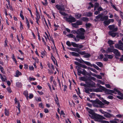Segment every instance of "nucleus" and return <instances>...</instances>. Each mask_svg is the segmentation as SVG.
Instances as JSON below:
<instances>
[{
  "mask_svg": "<svg viewBox=\"0 0 123 123\" xmlns=\"http://www.w3.org/2000/svg\"><path fill=\"white\" fill-rule=\"evenodd\" d=\"M96 64L100 67H101L103 66L102 64L100 62H96Z\"/></svg>",
  "mask_w": 123,
  "mask_h": 123,
  "instance_id": "obj_34",
  "label": "nucleus"
},
{
  "mask_svg": "<svg viewBox=\"0 0 123 123\" xmlns=\"http://www.w3.org/2000/svg\"><path fill=\"white\" fill-rule=\"evenodd\" d=\"M92 118L95 121L99 122H101L103 119H105V118L103 116L96 114L93 116H92Z\"/></svg>",
  "mask_w": 123,
  "mask_h": 123,
  "instance_id": "obj_3",
  "label": "nucleus"
},
{
  "mask_svg": "<svg viewBox=\"0 0 123 123\" xmlns=\"http://www.w3.org/2000/svg\"><path fill=\"white\" fill-rule=\"evenodd\" d=\"M98 82L102 85H104L105 83L104 82L102 81H101L100 80H98Z\"/></svg>",
  "mask_w": 123,
  "mask_h": 123,
  "instance_id": "obj_50",
  "label": "nucleus"
},
{
  "mask_svg": "<svg viewBox=\"0 0 123 123\" xmlns=\"http://www.w3.org/2000/svg\"><path fill=\"white\" fill-rule=\"evenodd\" d=\"M116 91L117 93H118V94L119 95L121 96H123V94L120 92L119 91L117 90H116Z\"/></svg>",
  "mask_w": 123,
  "mask_h": 123,
  "instance_id": "obj_47",
  "label": "nucleus"
},
{
  "mask_svg": "<svg viewBox=\"0 0 123 123\" xmlns=\"http://www.w3.org/2000/svg\"><path fill=\"white\" fill-rule=\"evenodd\" d=\"M115 47L116 48L123 51V43L121 40L118 41V44H116Z\"/></svg>",
  "mask_w": 123,
  "mask_h": 123,
  "instance_id": "obj_4",
  "label": "nucleus"
},
{
  "mask_svg": "<svg viewBox=\"0 0 123 123\" xmlns=\"http://www.w3.org/2000/svg\"><path fill=\"white\" fill-rule=\"evenodd\" d=\"M16 85L18 87H21L22 86V85L21 83L19 82H17L16 83Z\"/></svg>",
  "mask_w": 123,
  "mask_h": 123,
  "instance_id": "obj_33",
  "label": "nucleus"
},
{
  "mask_svg": "<svg viewBox=\"0 0 123 123\" xmlns=\"http://www.w3.org/2000/svg\"><path fill=\"white\" fill-rule=\"evenodd\" d=\"M99 4L98 3H95L94 4V6H95V7H99Z\"/></svg>",
  "mask_w": 123,
  "mask_h": 123,
  "instance_id": "obj_64",
  "label": "nucleus"
},
{
  "mask_svg": "<svg viewBox=\"0 0 123 123\" xmlns=\"http://www.w3.org/2000/svg\"><path fill=\"white\" fill-rule=\"evenodd\" d=\"M85 83L87 85V87H93L95 86V83L91 80H89L88 81L87 80Z\"/></svg>",
  "mask_w": 123,
  "mask_h": 123,
  "instance_id": "obj_5",
  "label": "nucleus"
},
{
  "mask_svg": "<svg viewBox=\"0 0 123 123\" xmlns=\"http://www.w3.org/2000/svg\"><path fill=\"white\" fill-rule=\"evenodd\" d=\"M69 37L72 38L74 39V40L76 42H78L79 40V39L78 38H77L76 37L74 36L73 34H70L67 36Z\"/></svg>",
  "mask_w": 123,
  "mask_h": 123,
  "instance_id": "obj_12",
  "label": "nucleus"
},
{
  "mask_svg": "<svg viewBox=\"0 0 123 123\" xmlns=\"http://www.w3.org/2000/svg\"><path fill=\"white\" fill-rule=\"evenodd\" d=\"M79 53L80 55H85V52L84 51H80V52H78Z\"/></svg>",
  "mask_w": 123,
  "mask_h": 123,
  "instance_id": "obj_55",
  "label": "nucleus"
},
{
  "mask_svg": "<svg viewBox=\"0 0 123 123\" xmlns=\"http://www.w3.org/2000/svg\"><path fill=\"white\" fill-rule=\"evenodd\" d=\"M4 113L5 115L6 116H8L9 114V112L8 110L6 108L5 109Z\"/></svg>",
  "mask_w": 123,
  "mask_h": 123,
  "instance_id": "obj_26",
  "label": "nucleus"
},
{
  "mask_svg": "<svg viewBox=\"0 0 123 123\" xmlns=\"http://www.w3.org/2000/svg\"><path fill=\"white\" fill-rule=\"evenodd\" d=\"M66 44L68 46H71V44L70 43L69 41H68L66 42Z\"/></svg>",
  "mask_w": 123,
  "mask_h": 123,
  "instance_id": "obj_61",
  "label": "nucleus"
},
{
  "mask_svg": "<svg viewBox=\"0 0 123 123\" xmlns=\"http://www.w3.org/2000/svg\"><path fill=\"white\" fill-rule=\"evenodd\" d=\"M62 11H60L59 12L63 16H66L67 14L64 12Z\"/></svg>",
  "mask_w": 123,
  "mask_h": 123,
  "instance_id": "obj_35",
  "label": "nucleus"
},
{
  "mask_svg": "<svg viewBox=\"0 0 123 123\" xmlns=\"http://www.w3.org/2000/svg\"><path fill=\"white\" fill-rule=\"evenodd\" d=\"M102 18L103 19V21L104 20H107L108 19V16H105L104 17H103V16H102Z\"/></svg>",
  "mask_w": 123,
  "mask_h": 123,
  "instance_id": "obj_42",
  "label": "nucleus"
},
{
  "mask_svg": "<svg viewBox=\"0 0 123 123\" xmlns=\"http://www.w3.org/2000/svg\"><path fill=\"white\" fill-rule=\"evenodd\" d=\"M0 78L3 81H5L6 80V77L5 76H2L0 74Z\"/></svg>",
  "mask_w": 123,
  "mask_h": 123,
  "instance_id": "obj_21",
  "label": "nucleus"
},
{
  "mask_svg": "<svg viewBox=\"0 0 123 123\" xmlns=\"http://www.w3.org/2000/svg\"><path fill=\"white\" fill-rule=\"evenodd\" d=\"M84 62L85 64L88 66H92V64L88 62L84 61Z\"/></svg>",
  "mask_w": 123,
  "mask_h": 123,
  "instance_id": "obj_36",
  "label": "nucleus"
},
{
  "mask_svg": "<svg viewBox=\"0 0 123 123\" xmlns=\"http://www.w3.org/2000/svg\"><path fill=\"white\" fill-rule=\"evenodd\" d=\"M56 99H55V101L56 102V103L57 104V105H59L58 103L59 100L58 98V97L57 96H56Z\"/></svg>",
  "mask_w": 123,
  "mask_h": 123,
  "instance_id": "obj_46",
  "label": "nucleus"
},
{
  "mask_svg": "<svg viewBox=\"0 0 123 123\" xmlns=\"http://www.w3.org/2000/svg\"><path fill=\"white\" fill-rule=\"evenodd\" d=\"M96 77H97V78L99 79H102V77L101 76L99 75H96Z\"/></svg>",
  "mask_w": 123,
  "mask_h": 123,
  "instance_id": "obj_60",
  "label": "nucleus"
},
{
  "mask_svg": "<svg viewBox=\"0 0 123 123\" xmlns=\"http://www.w3.org/2000/svg\"><path fill=\"white\" fill-rule=\"evenodd\" d=\"M71 45L74 47H78V44H77L73 42H72L71 43Z\"/></svg>",
  "mask_w": 123,
  "mask_h": 123,
  "instance_id": "obj_31",
  "label": "nucleus"
},
{
  "mask_svg": "<svg viewBox=\"0 0 123 123\" xmlns=\"http://www.w3.org/2000/svg\"><path fill=\"white\" fill-rule=\"evenodd\" d=\"M36 19H39L40 18V16L39 13H36Z\"/></svg>",
  "mask_w": 123,
  "mask_h": 123,
  "instance_id": "obj_41",
  "label": "nucleus"
},
{
  "mask_svg": "<svg viewBox=\"0 0 123 123\" xmlns=\"http://www.w3.org/2000/svg\"><path fill=\"white\" fill-rule=\"evenodd\" d=\"M117 33L113 32L111 31H110L109 32V34L113 37H115L117 34Z\"/></svg>",
  "mask_w": 123,
  "mask_h": 123,
  "instance_id": "obj_15",
  "label": "nucleus"
},
{
  "mask_svg": "<svg viewBox=\"0 0 123 123\" xmlns=\"http://www.w3.org/2000/svg\"><path fill=\"white\" fill-rule=\"evenodd\" d=\"M90 56V55L89 54L87 53L84 56L85 57V58H88Z\"/></svg>",
  "mask_w": 123,
  "mask_h": 123,
  "instance_id": "obj_54",
  "label": "nucleus"
},
{
  "mask_svg": "<svg viewBox=\"0 0 123 123\" xmlns=\"http://www.w3.org/2000/svg\"><path fill=\"white\" fill-rule=\"evenodd\" d=\"M87 73V72L85 69H83V71H82V74L85 75V74H86Z\"/></svg>",
  "mask_w": 123,
  "mask_h": 123,
  "instance_id": "obj_49",
  "label": "nucleus"
},
{
  "mask_svg": "<svg viewBox=\"0 0 123 123\" xmlns=\"http://www.w3.org/2000/svg\"><path fill=\"white\" fill-rule=\"evenodd\" d=\"M68 21L70 22H74L76 21L75 18L73 17H71L68 18Z\"/></svg>",
  "mask_w": 123,
  "mask_h": 123,
  "instance_id": "obj_16",
  "label": "nucleus"
},
{
  "mask_svg": "<svg viewBox=\"0 0 123 123\" xmlns=\"http://www.w3.org/2000/svg\"><path fill=\"white\" fill-rule=\"evenodd\" d=\"M55 7L58 10L60 11H64L65 10V7H66V6L63 5H57L55 6Z\"/></svg>",
  "mask_w": 123,
  "mask_h": 123,
  "instance_id": "obj_6",
  "label": "nucleus"
},
{
  "mask_svg": "<svg viewBox=\"0 0 123 123\" xmlns=\"http://www.w3.org/2000/svg\"><path fill=\"white\" fill-rule=\"evenodd\" d=\"M104 116L110 118L111 117V115L108 113H106L104 115Z\"/></svg>",
  "mask_w": 123,
  "mask_h": 123,
  "instance_id": "obj_27",
  "label": "nucleus"
},
{
  "mask_svg": "<svg viewBox=\"0 0 123 123\" xmlns=\"http://www.w3.org/2000/svg\"><path fill=\"white\" fill-rule=\"evenodd\" d=\"M12 58L13 59V60L14 61L15 63H16L17 62V61L16 60L15 58L14 55V54H12Z\"/></svg>",
  "mask_w": 123,
  "mask_h": 123,
  "instance_id": "obj_43",
  "label": "nucleus"
},
{
  "mask_svg": "<svg viewBox=\"0 0 123 123\" xmlns=\"http://www.w3.org/2000/svg\"><path fill=\"white\" fill-rule=\"evenodd\" d=\"M80 80H81L85 81V82L86 81V79L84 77H81L80 78Z\"/></svg>",
  "mask_w": 123,
  "mask_h": 123,
  "instance_id": "obj_32",
  "label": "nucleus"
},
{
  "mask_svg": "<svg viewBox=\"0 0 123 123\" xmlns=\"http://www.w3.org/2000/svg\"><path fill=\"white\" fill-rule=\"evenodd\" d=\"M24 94L26 97L27 99H28V92L27 91H25L24 92Z\"/></svg>",
  "mask_w": 123,
  "mask_h": 123,
  "instance_id": "obj_28",
  "label": "nucleus"
},
{
  "mask_svg": "<svg viewBox=\"0 0 123 123\" xmlns=\"http://www.w3.org/2000/svg\"><path fill=\"white\" fill-rule=\"evenodd\" d=\"M85 32V30L82 28H81L80 29L77 31V34H78L76 36L77 38L83 39L85 38L84 35Z\"/></svg>",
  "mask_w": 123,
  "mask_h": 123,
  "instance_id": "obj_1",
  "label": "nucleus"
},
{
  "mask_svg": "<svg viewBox=\"0 0 123 123\" xmlns=\"http://www.w3.org/2000/svg\"><path fill=\"white\" fill-rule=\"evenodd\" d=\"M103 15V14L101 13L96 16L95 17V19L94 20V21L95 22H97L98 20L99 19H100V20L101 21H103V19L102 18Z\"/></svg>",
  "mask_w": 123,
  "mask_h": 123,
  "instance_id": "obj_7",
  "label": "nucleus"
},
{
  "mask_svg": "<svg viewBox=\"0 0 123 123\" xmlns=\"http://www.w3.org/2000/svg\"><path fill=\"white\" fill-rule=\"evenodd\" d=\"M61 115H62L63 117H65V114L63 111H62L61 112Z\"/></svg>",
  "mask_w": 123,
  "mask_h": 123,
  "instance_id": "obj_59",
  "label": "nucleus"
},
{
  "mask_svg": "<svg viewBox=\"0 0 123 123\" xmlns=\"http://www.w3.org/2000/svg\"><path fill=\"white\" fill-rule=\"evenodd\" d=\"M79 67H76V68L77 70L78 74L79 76L80 75V74H82V71L79 69Z\"/></svg>",
  "mask_w": 123,
  "mask_h": 123,
  "instance_id": "obj_17",
  "label": "nucleus"
},
{
  "mask_svg": "<svg viewBox=\"0 0 123 123\" xmlns=\"http://www.w3.org/2000/svg\"><path fill=\"white\" fill-rule=\"evenodd\" d=\"M76 23L78 26V25H81L82 24V22L79 21H77Z\"/></svg>",
  "mask_w": 123,
  "mask_h": 123,
  "instance_id": "obj_38",
  "label": "nucleus"
},
{
  "mask_svg": "<svg viewBox=\"0 0 123 123\" xmlns=\"http://www.w3.org/2000/svg\"><path fill=\"white\" fill-rule=\"evenodd\" d=\"M22 13L23 12H22V11H21V12L20 13V16L22 18V19L23 20H24V17L23 16V15L22 14Z\"/></svg>",
  "mask_w": 123,
  "mask_h": 123,
  "instance_id": "obj_56",
  "label": "nucleus"
},
{
  "mask_svg": "<svg viewBox=\"0 0 123 123\" xmlns=\"http://www.w3.org/2000/svg\"><path fill=\"white\" fill-rule=\"evenodd\" d=\"M87 87H85L84 89L85 92L88 94H90V92H94L95 91V89H94L89 88H87Z\"/></svg>",
  "mask_w": 123,
  "mask_h": 123,
  "instance_id": "obj_10",
  "label": "nucleus"
},
{
  "mask_svg": "<svg viewBox=\"0 0 123 123\" xmlns=\"http://www.w3.org/2000/svg\"><path fill=\"white\" fill-rule=\"evenodd\" d=\"M90 102L92 103L94 106L96 107H102L104 105V104L101 101L98 100L95 101L91 100Z\"/></svg>",
  "mask_w": 123,
  "mask_h": 123,
  "instance_id": "obj_2",
  "label": "nucleus"
},
{
  "mask_svg": "<svg viewBox=\"0 0 123 123\" xmlns=\"http://www.w3.org/2000/svg\"><path fill=\"white\" fill-rule=\"evenodd\" d=\"M21 72L17 70L16 71V75H15V76L16 77H18L19 75H21Z\"/></svg>",
  "mask_w": 123,
  "mask_h": 123,
  "instance_id": "obj_24",
  "label": "nucleus"
},
{
  "mask_svg": "<svg viewBox=\"0 0 123 123\" xmlns=\"http://www.w3.org/2000/svg\"><path fill=\"white\" fill-rule=\"evenodd\" d=\"M108 43L109 44V45H111L114 44L113 41L111 40H109L108 41Z\"/></svg>",
  "mask_w": 123,
  "mask_h": 123,
  "instance_id": "obj_29",
  "label": "nucleus"
},
{
  "mask_svg": "<svg viewBox=\"0 0 123 123\" xmlns=\"http://www.w3.org/2000/svg\"><path fill=\"white\" fill-rule=\"evenodd\" d=\"M105 92L106 94H111L112 93H114L113 90L107 89H106Z\"/></svg>",
  "mask_w": 123,
  "mask_h": 123,
  "instance_id": "obj_13",
  "label": "nucleus"
},
{
  "mask_svg": "<svg viewBox=\"0 0 123 123\" xmlns=\"http://www.w3.org/2000/svg\"><path fill=\"white\" fill-rule=\"evenodd\" d=\"M80 85L81 86H84L85 87H87V85L86 84L81 83L80 84Z\"/></svg>",
  "mask_w": 123,
  "mask_h": 123,
  "instance_id": "obj_63",
  "label": "nucleus"
},
{
  "mask_svg": "<svg viewBox=\"0 0 123 123\" xmlns=\"http://www.w3.org/2000/svg\"><path fill=\"white\" fill-rule=\"evenodd\" d=\"M54 26L55 28H59V26L57 23H54Z\"/></svg>",
  "mask_w": 123,
  "mask_h": 123,
  "instance_id": "obj_45",
  "label": "nucleus"
},
{
  "mask_svg": "<svg viewBox=\"0 0 123 123\" xmlns=\"http://www.w3.org/2000/svg\"><path fill=\"white\" fill-rule=\"evenodd\" d=\"M72 26L74 27L77 28L78 27V26L77 25L76 23H73L72 24Z\"/></svg>",
  "mask_w": 123,
  "mask_h": 123,
  "instance_id": "obj_40",
  "label": "nucleus"
},
{
  "mask_svg": "<svg viewBox=\"0 0 123 123\" xmlns=\"http://www.w3.org/2000/svg\"><path fill=\"white\" fill-rule=\"evenodd\" d=\"M119 13L121 16V17L122 19L123 20V12H121V11L119 12Z\"/></svg>",
  "mask_w": 123,
  "mask_h": 123,
  "instance_id": "obj_57",
  "label": "nucleus"
},
{
  "mask_svg": "<svg viewBox=\"0 0 123 123\" xmlns=\"http://www.w3.org/2000/svg\"><path fill=\"white\" fill-rule=\"evenodd\" d=\"M97 10L99 11V12H100V11H103V9L100 6L98 8Z\"/></svg>",
  "mask_w": 123,
  "mask_h": 123,
  "instance_id": "obj_53",
  "label": "nucleus"
},
{
  "mask_svg": "<svg viewBox=\"0 0 123 123\" xmlns=\"http://www.w3.org/2000/svg\"><path fill=\"white\" fill-rule=\"evenodd\" d=\"M110 47L108 48L107 49L106 51V53H108L109 52H113L114 49V48L113 46L109 45Z\"/></svg>",
  "mask_w": 123,
  "mask_h": 123,
  "instance_id": "obj_9",
  "label": "nucleus"
},
{
  "mask_svg": "<svg viewBox=\"0 0 123 123\" xmlns=\"http://www.w3.org/2000/svg\"><path fill=\"white\" fill-rule=\"evenodd\" d=\"M45 33L47 36V38H48L49 40H50H50L52 41L53 43L54 44V41L53 40V39L51 38L50 37V36L49 35H48L46 33V32H45Z\"/></svg>",
  "mask_w": 123,
  "mask_h": 123,
  "instance_id": "obj_19",
  "label": "nucleus"
},
{
  "mask_svg": "<svg viewBox=\"0 0 123 123\" xmlns=\"http://www.w3.org/2000/svg\"><path fill=\"white\" fill-rule=\"evenodd\" d=\"M110 22L111 21H110V20H108L105 21L103 23L105 26H106L108 25L110 23Z\"/></svg>",
  "mask_w": 123,
  "mask_h": 123,
  "instance_id": "obj_22",
  "label": "nucleus"
},
{
  "mask_svg": "<svg viewBox=\"0 0 123 123\" xmlns=\"http://www.w3.org/2000/svg\"><path fill=\"white\" fill-rule=\"evenodd\" d=\"M81 19L84 21L87 22L89 20L88 18L86 17H83Z\"/></svg>",
  "mask_w": 123,
  "mask_h": 123,
  "instance_id": "obj_30",
  "label": "nucleus"
},
{
  "mask_svg": "<svg viewBox=\"0 0 123 123\" xmlns=\"http://www.w3.org/2000/svg\"><path fill=\"white\" fill-rule=\"evenodd\" d=\"M44 2H43L42 3L44 5L46 6L48 4V3L47 0H44Z\"/></svg>",
  "mask_w": 123,
  "mask_h": 123,
  "instance_id": "obj_51",
  "label": "nucleus"
},
{
  "mask_svg": "<svg viewBox=\"0 0 123 123\" xmlns=\"http://www.w3.org/2000/svg\"><path fill=\"white\" fill-rule=\"evenodd\" d=\"M103 102L105 104L107 105H108L110 103L109 102H108L105 100H104Z\"/></svg>",
  "mask_w": 123,
  "mask_h": 123,
  "instance_id": "obj_58",
  "label": "nucleus"
},
{
  "mask_svg": "<svg viewBox=\"0 0 123 123\" xmlns=\"http://www.w3.org/2000/svg\"><path fill=\"white\" fill-rule=\"evenodd\" d=\"M51 59H52V60L54 64H56V66H58L57 64V61L56 60V59H55V58H54V57L52 56V57L51 56Z\"/></svg>",
  "mask_w": 123,
  "mask_h": 123,
  "instance_id": "obj_23",
  "label": "nucleus"
},
{
  "mask_svg": "<svg viewBox=\"0 0 123 123\" xmlns=\"http://www.w3.org/2000/svg\"><path fill=\"white\" fill-rule=\"evenodd\" d=\"M7 89V91L10 93H11L12 92L10 88L9 87H8Z\"/></svg>",
  "mask_w": 123,
  "mask_h": 123,
  "instance_id": "obj_62",
  "label": "nucleus"
},
{
  "mask_svg": "<svg viewBox=\"0 0 123 123\" xmlns=\"http://www.w3.org/2000/svg\"><path fill=\"white\" fill-rule=\"evenodd\" d=\"M81 16V15L80 14L77 13L75 15V17L76 18L79 19Z\"/></svg>",
  "mask_w": 123,
  "mask_h": 123,
  "instance_id": "obj_25",
  "label": "nucleus"
},
{
  "mask_svg": "<svg viewBox=\"0 0 123 123\" xmlns=\"http://www.w3.org/2000/svg\"><path fill=\"white\" fill-rule=\"evenodd\" d=\"M32 58L33 60L35 61V62L37 63H38L39 62V60L36 57H32Z\"/></svg>",
  "mask_w": 123,
  "mask_h": 123,
  "instance_id": "obj_39",
  "label": "nucleus"
},
{
  "mask_svg": "<svg viewBox=\"0 0 123 123\" xmlns=\"http://www.w3.org/2000/svg\"><path fill=\"white\" fill-rule=\"evenodd\" d=\"M7 38H6L5 41V44L4 46L5 47H6L7 46Z\"/></svg>",
  "mask_w": 123,
  "mask_h": 123,
  "instance_id": "obj_52",
  "label": "nucleus"
},
{
  "mask_svg": "<svg viewBox=\"0 0 123 123\" xmlns=\"http://www.w3.org/2000/svg\"><path fill=\"white\" fill-rule=\"evenodd\" d=\"M8 4L9 6V8H10V10H11L12 11H13V9L12 6L10 4V2H8Z\"/></svg>",
  "mask_w": 123,
  "mask_h": 123,
  "instance_id": "obj_37",
  "label": "nucleus"
},
{
  "mask_svg": "<svg viewBox=\"0 0 123 123\" xmlns=\"http://www.w3.org/2000/svg\"><path fill=\"white\" fill-rule=\"evenodd\" d=\"M70 53L72 55L76 57L79 56L80 55L79 54L74 52H70Z\"/></svg>",
  "mask_w": 123,
  "mask_h": 123,
  "instance_id": "obj_20",
  "label": "nucleus"
},
{
  "mask_svg": "<svg viewBox=\"0 0 123 123\" xmlns=\"http://www.w3.org/2000/svg\"><path fill=\"white\" fill-rule=\"evenodd\" d=\"M106 56L110 59H112L113 58V56L111 55H107Z\"/></svg>",
  "mask_w": 123,
  "mask_h": 123,
  "instance_id": "obj_44",
  "label": "nucleus"
},
{
  "mask_svg": "<svg viewBox=\"0 0 123 123\" xmlns=\"http://www.w3.org/2000/svg\"><path fill=\"white\" fill-rule=\"evenodd\" d=\"M113 52L115 55V57L117 59L118 58L117 56H120L121 55L120 53L117 49H115Z\"/></svg>",
  "mask_w": 123,
  "mask_h": 123,
  "instance_id": "obj_11",
  "label": "nucleus"
},
{
  "mask_svg": "<svg viewBox=\"0 0 123 123\" xmlns=\"http://www.w3.org/2000/svg\"><path fill=\"white\" fill-rule=\"evenodd\" d=\"M86 15L88 17H90L92 15V13L91 12H88L86 13Z\"/></svg>",
  "mask_w": 123,
  "mask_h": 123,
  "instance_id": "obj_48",
  "label": "nucleus"
},
{
  "mask_svg": "<svg viewBox=\"0 0 123 123\" xmlns=\"http://www.w3.org/2000/svg\"><path fill=\"white\" fill-rule=\"evenodd\" d=\"M108 27L110 30H112L113 32L116 31L118 30V28L117 27H115L114 25H112L108 26Z\"/></svg>",
  "mask_w": 123,
  "mask_h": 123,
  "instance_id": "obj_8",
  "label": "nucleus"
},
{
  "mask_svg": "<svg viewBox=\"0 0 123 123\" xmlns=\"http://www.w3.org/2000/svg\"><path fill=\"white\" fill-rule=\"evenodd\" d=\"M68 49H70V50L74 51H75L77 52H78V51H79V49H78L76 48H68Z\"/></svg>",
  "mask_w": 123,
  "mask_h": 123,
  "instance_id": "obj_18",
  "label": "nucleus"
},
{
  "mask_svg": "<svg viewBox=\"0 0 123 123\" xmlns=\"http://www.w3.org/2000/svg\"><path fill=\"white\" fill-rule=\"evenodd\" d=\"M86 109L87 110L88 112L92 115V116H93L95 114L93 110L89 109L87 107L86 108Z\"/></svg>",
  "mask_w": 123,
  "mask_h": 123,
  "instance_id": "obj_14",
  "label": "nucleus"
}]
</instances>
